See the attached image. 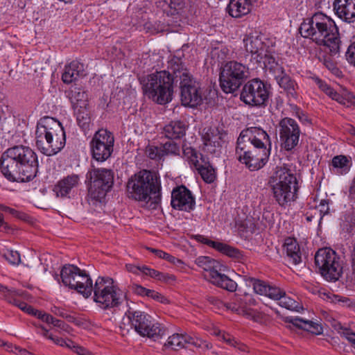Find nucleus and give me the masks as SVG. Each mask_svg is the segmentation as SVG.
Listing matches in <instances>:
<instances>
[{
    "label": "nucleus",
    "mask_w": 355,
    "mask_h": 355,
    "mask_svg": "<svg viewBox=\"0 0 355 355\" xmlns=\"http://www.w3.org/2000/svg\"><path fill=\"white\" fill-rule=\"evenodd\" d=\"M271 148L268 147H254L251 145L236 144L235 154L243 153V155H258L266 159H269Z\"/></svg>",
    "instance_id": "31"
},
{
    "label": "nucleus",
    "mask_w": 355,
    "mask_h": 355,
    "mask_svg": "<svg viewBox=\"0 0 355 355\" xmlns=\"http://www.w3.org/2000/svg\"><path fill=\"white\" fill-rule=\"evenodd\" d=\"M213 283L218 287L225 289L230 292H234L236 290L237 284L227 275L221 274L220 272L215 273Z\"/></svg>",
    "instance_id": "38"
},
{
    "label": "nucleus",
    "mask_w": 355,
    "mask_h": 355,
    "mask_svg": "<svg viewBox=\"0 0 355 355\" xmlns=\"http://www.w3.org/2000/svg\"><path fill=\"white\" fill-rule=\"evenodd\" d=\"M195 262L204 270L209 272L212 279L214 278L215 273H218L221 270L222 265L220 263L209 257H199L196 259Z\"/></svg>",
    "instance_id": "33"
},
{
    "label": "nucleus",
    "mask_w": 355,
    "mask_h": 355,
    "mask_svg": "<svg viewBox=\"0 0 355 355\" xmlns=\"http://www.w3.org/2000/svg\"><path fill=\"white\" fill-rule=\"evenodd\" d=\"M80 176L76 174L69 175L58 182L53 191L57 196L64 198L68 196L71 191L79 184Z\"/></svg>",
    "instance_id": "22"
},
{
    "label": "nucleus",
    "mask_w": 355,
    "mask_h": 355,
    "mask_svg": "<svg viewBox=\"0 0 355 355\" xmlns=\"http://www.w3.org/2000/svg\"><path fill=\"white\" fill-rule=\"evenodd\" d=\"M176 75L168 69L156 71L143 77L141 83L144 95L160 105L171 102L174 88L177 87Z\"/></svg>",
    "instance_id": "6"
},
{
    "label": "nucleus",
    "mask_w": 355,
    "mask_h": 355,
    "mask_svg": "<svg viewBox=\"0 0 355 355\" xmlns=\"http://www.w3.org/2000/svg\"><path fill=\"white\" fill-rule=\"evenodd\" d=\"M272 299L274 300H278L279 306L288 310L298 311L300 307L297 302L287 296L285 292L281 291L280 288H279V295Z\"/></svg>",
    "instance_id": "41"
},
{
    "label": "nucleus",
    "mask_w": 355,
    "mask_h": 355,
    "mask_svg": "<svg viewBox=\"0 0 355 355\" xmlns=\"http://www.w3.org/2000/svg\"><path fill=\"white\" fill-rule=\"evenodd\" d=\"M196 345L194 339L187 334H174L169 336L165 346L174 350L188 347V345Z\"/></svg>",
    "instance_id": "29"
},
{
    "label": "nucleus",
    "mask_w": 355,
    "mask_h": 355,
    "mask_svg": "<svg viewBox=\"0 0 355 355\" xmlns=\"http://www.w3.org/2000/svg\"><path fill=\"white\" fill-rule=\"evenodd\" d=\"M237 61H228L223 64L219 75L220 86L226 94L234 93L244 83L248 78L250 65Z\"/></svg>",
    "instance_id": "10"
},
{
    "label": "nucleus",
    "mask_w": 355,
    "mask_h": 355,
    "mask_svg": "<svg viewBox=\"0 0 355 355\" xmlns=\"http://www.w3.org/2000/svg\"><path fill=\"white\" fill-rule=\"evenodd\" d=\"M315 264L327 281L336 282L343 274L340 257L329 248L319 249L315 254Z\"/></svg>",
    "instance_id": "12"
},
{
    "label": "nucleus",
    "mask_w": 355,
    "mask_h": 355,
    "mask_svg": "<svg viewBox=\"0 0 355 355\" xmlns=\"http://www.w3.org/2000/svg\"><path fill=\"white\" fill-rule=\"evenodd\" d=\"M129 198L138 201L150 202L155 208L161 202V181L152 171L141 170L132 175L126 184Z\"/></svg>",
    "instance_id": "4"
},
{
    "label": "nucleus",
    "mask_w": 355,
    "mask_h": 355,
    "mask_svg": "<svg viewBox=\"0 0 355 355\" xmlns=\"http://www.w3.org/2000/svg\"><path fill=\"white\" fill-rule=\"evenodd\" d=\"M317 83L320 89L323 91L327 95L331 97L333 100L336 101H343L340 94L335 91L332 87L327 85L325 82L322 80L317 78Z\"/></svg>",
    "instance_id": "46"
},
{
    "label": "nucleus",
    "mask_w": 355,
    "mask_h": 355,
    "mask_svg": "<svg viewBox=\"0 0 355 355\" xmlns=\"http://www.w3.org/2000/svg\"><path fill=\"white\" fill-rule=\"evenodd\" d=\"M236 144L251 145L254 147L271 148V141L268 133L259 127H250L243 130L236 141Z\"/></svg>",
    "instance_id": "18"
},
{
    "label": "nucleus",
    "mask_w": 355,
    "mask_h": 355,
    "mask_svg": "<svg viewBox=\"0 0 355 355\" xmlns=\"http://www.w3.org/2000/svg\"><path fill=\"white\" fill-rule=\"evenodd\" d=\"M3 257L12 265H18L21 262L20 254L17 251L8 250Z\"/></svg>",
    "instance_id": "53"
},
{
    "label": "nucleus",
    "mask_w": 355,
    "mask_h": 355,
    "mask_svg": "<svg viewBox=\"0 0 355 355\" xmlns=\"http://www.w3.org/2000/svg\"><path fill=\"white\" fill-rule=\"evenodd\" d=\"M144 29L146 33L156 34L162 31L159 24L155 21L148 20L143 24Z\"/></svg>",
    "instance_id": "52"
},
{
    "label": "nucleus",
    "mask_w": 355,
    "mask_h": 355,
    "mask_svg": "<svg viewBox=\"0 0 355 355\" xmlns=\"http://www.w3.org/2000/svg\"><path fill=\"white\" fill-rule=\"evenodd\" d=\"M195 239L203 244H205L209 247H211L212 248L215 249L216 246L217 245L218 241H214L212 240L209 239L207 237H205L203 235L201 234H197L195 236Z\"/></svg>",
    "instance_id": "60"
},
{
    "label": "nucleus",
    "mask_w": 355,
    "mask_h": 355,
    "mask_svg": "<svg viewBox=\"0 0 355 355\" xmlns=\"http://www.w3.org/2000/svg\"><path fill=\"white\" fill-rule=\"evenodd\" d=\"M114 138L112 133L106 129H101L95 132L89 146L92 158L103 162L112 155Z\"/></svg>",
    "instance_id": "15"
},
{
    "label": "nucleus",
    "mask_w": 355,
    "mask_h": 355,
    "mask_svg": "<svg viewBox=\"0 0 355 355\" xmlns=\"http://www.w3.org/2000/svg\"><path fill=\"white\" fill-rule=\"evenodd\" d=\"M279 137L282 147L291 151L299 144L301 130L297 121L290 117H284L279 122Z\"/></svg>",
    "instance_id": "16"
},
{
    "label": "nucleus",
    "mask_w": 355,
    "mask_h": 355,
    "mask_svg": "<svg viewBox=\"0 0 355 355\" xmlns=\"http://www.w3.org/2000/svg\"><path fill=\"white\" fill-rule=\"evenodd\" d=\"M270 84L267 81L254 78L243 85L240 99L251 107H265L272 94Z\"/></svg>",
    "instance_id": "11"
},
{
    "label": "nucleus",
    "mask_w": 355,
    "mask_h": 355,
    "mask_svg": "<svg viewBox=\"0 0 355 355\" xmlns=\"http://www.w3.org/2000/svg\"><path fill=\"white\" fill-rule=\"evenodd\" d=\"M286 322L298 329H303L312 334L320 335L323 333L322 324L312 320H304L299 317H288Z\"/></svg>",
    "instance_id": "26"
},
{
    "label": "nucleus",
    "mask_w": 355,
    "mask_h": 355,
    "mask_svg": "<svg viewBox=\"0 0 355 355\" xmlns=\"http://www.w3.org/2000/svg\"><path fill=\"white\" fill-rule=\"evenodd\" d=\"M157 280L162 282L170 284L175 282L176 280V277L173 275L160 272Z\"/></svg>",
    "instance_id": "62"
},
{
    "label": "nucleus",
    "mask_w": 355,
    "mask_h": 355,
    "mask_svg": "<svg viewBox=\"0 0 355 355\" xmlns=\"http://www.w3.org/2000/svg\"><path fill=\"white\" fill-rule=\"evenodd\" d=\"M182 150L184 157L186 158L191 168L196 169L201 164L200 155L196 149L189 146L186 140L182 144Z\"/></svg>",
    "instance_id": "35"
},
{
    "label": "nucleus",
    "mask_w": 355,
    "mask_h": 355,
    "mask_svg": "<svg viewBox=\"0 0 355 355\" xmlns=\"http://www.w3.org/2000/svg\"><path fill=\"white\" fill-rule=\"evenodd\" d=\"M244 279L247 284L252 286L253 290L257 294L267 296L270 299L279 295V288L272 286L263 280L248 276H245Z\"/></svg>",
    "instance_id": "21"
},
{
    "label": "nucleus",
    "mask_w": 355,
    "mask_h": 355,
    "mask_svg": "<svg viewBox=\"0 0 355 355\" xmlns=\"http://www.w3.org/2000/svg\"><path fill=\"white\" fill-rule=\"evenodd\" d=\"M125 317L131 327L142 336H148L155 340L164 334L165 329L161 328L158 323L153 324L151 317L145 312L133 311L129 308L125 313Z\"/></svg>",
    "instance_id": "13"
},
{
    "label": "nucleus",
    "mask_w": 355,
    "mask_h": 355,
    "mask_svg": "<svg viewBox=\"0 0 355 355\" xmlns=\"http://www.w3.org/2000/svg\"><path fill=\"white\" fill-rule=\"evenodd\" d=\"M329 202L330 200H321L318 205L319 211L321 215L320 220L324 216L329 214Z\"/></svg>",
    "instance_id": "59"
},
{
    "label": "nucleus",
    "mask_w": 355,
    "mask_h": 355,
    "mask_svg": "<svg viewBox=\"0 0 355 355\" xmlns=\"http://www.w3.org/2000/svg\"><path fill=\"white\" fill-rule=\"evenodd\" d=\"M85 184L88 190V200L93 205L101 203L113 187L114 173L111 169L95 168L86 174Z\"/></svg>",
    "instance_id": "8"
},
{
    "label": "nucleus",
    "mask_w": 355,
    "mask_h": 355,
    "mask_svg": "<svg viewBox=\"0 0 355 355\" xmlns=\"http://www.w3.org/2000/svg\"><path fill=\"white\" fill-rule=\"evenodd\" d=\"M215 250L225 255H227L233 259H236L239 261L243 259V258L242 251L224 243L218 241Z\"/></svg>",
    "instance_id": "40"
},
{
    "label": "nucleus",
    "mask_w": 355,
    "mask_h": 355,
    "mask_svg": "<svg viewBox=\"0 0 355 355\" xmlns=\"http://www.w3.org/2000/svg\"><path fill=\"white\" fill-rule=\"evenodd\" d=\"M60 277L63 284L69 286L71 289L76 291H85L88 293L87 287H83V282H80L79 279L87 283L90 281V276L84 270L80 269L78 266L73 264H65L62 266L60 271Z\"/></svg>",
    "instance_id": "17"
},
{
    "label": "nucleus",
    "mask_w": 355,
    "mask_h": 355,
    "mask_svg": "<svg viewBox=\"0 0 355 355\" xmlns=\"http://www.w3.org/2000/svg\"><path fill=\"white\" fill-rule=\"evenodd\" d=\"M82 279L83 278L79 279V281L83 282V287L86 288V286H87V290H89L88 293L86 292V291L85 292L83 291H77V292L78 293L83 295V297H85V298H88L92 294V292H93V291L94 289V284H93V282H92V279L91 278H90V281H87V283H85V281H83Z\"/></svg>",
    "instance_id": "55"
},
{
    "label": "nucleus",
    "mask_w": 355,
    "mask_h": 355,
    "mask_svg": "<svg viewBox=\"0 0 355 355\" xmlns=\"http://www.w3.org/2000/svg\"><path fill=\"white\" fill-rule=\"evenodd\" d=\"M271 51L268 53V55H265L263 58L264 67L266 71H268L274 77L275 79L279 77L285 72L284 67L276 61L275 57L271 55Z\"/></svg>",
    "instance_id": "36"
},
{
    "label": "nucleus",
    "mask_w": 355,
    "mask_h": 355,
    "mask_svg": "<svg viewBox=\"0 0 355 355\" xmlns=\"http://www.w3.org/2000/svg\"><path fill=\"white\" fill-rule=\"evenodd\" d=\"M219 336L223 341H225L229 345L237 348L241 352H245L247 350L246 345L235 340V338L232 335L223 332L220 333Z\"/></svg>",
    "instance_id": "48"
},
{
    "label": "nucleus",
    "mask_w": 355,
    "mask_h": 355,
    "mask_svg": "<svg viewBox=\"0 0 355 355\" xmlns=\"http://www.w3.org/2000/svg\"><path fill=\"white\" fill-rule=\"evenodd\" d=\"M345 56L347 60L355 66V42L348 46Z\"/></svg>",
    "instance_id": "58"
},
{
    "label": "nucleus",
    "mask_w": 355,
    "mask_h": 355,
    "mask_svg": "<svg viewBox=\"0 0 355 355\" xmlns=\"http://www.w3.org/2000/svg\"><path fill=\"white\" fill-rule=\"evenodd\" d=\"M200 165L196 169L206 183H212L216 178V171L209 162V158L200 155Z\"/></svg>",
    "instance_id": "32"
},
{
    "label": "nucleus",
    "mask_w": 355,
    "mask_h": 355,
    "mask_svg": "<svg viewBox=\"0 0 355 355\" xmlns=\"http://www.w3.org/2000/svg\"><path fill=\"white\" fill-rule=\"evenodd\" d=\"M171 205L175 209L189 212L194 209L196 200L191 191L184 185H181L173 189Z\"/></svg>",
    "instance_id": "19"
},
{
    "label": "nucleus",
    "mask_w": 355,
    "mask_h": 355,
    "mask_svg": "<svg viewBox=\"0 0 355 355\" xmlns=\"http://www.w3.org/2000/svg\"><path fill=\"white\" fill-rule=\"evenodd\" d=\"M76 110L78 125L84 130L88 129L91 122V118L87 107L78 108Z\"/></svg>",
    "instance_id": "45"
},
{
    "label": "nucleus",
    "mask_w": 355,
    "mask_h": 355,
    "mask_svg": "<svg viewBox=\"0 0 355 355\" xmlns=\"http://www.w3.org/2000/svg\"><path fill=\"white\" fill-rule=\"evenodd\" d=\"M350 166V161L346 156L336 155L331 160L330 170L334 174L342 175L349 171Z\"/></svg>",
    "instance_id": "34"
},
{
    "label": "nucleus",
    "mask_w": 355,
    "mask_h": 355,
    "mask_svg": "<svg viewBox=\"0 0 355 355\" xmlns=\"http://www.w3.org/2000/svg\"><path fill=\"white\" fill-rule=\"evenodd\" d=\"M283 249L289 261L293 265H298L302 261L300 245L296 239L287 237L284 240Z\"/></svg>",
    "instance_id": "24"
},
{
    "label": "nucleus",
    "mask_w": 355,
    "mask_h": 355,
    "mask_svg": "<svg viewBox=\"0 0 355 355\" xmlns=\"http://www.w3.org/2000/svg\"><path fill=\"white\" fill-rule=\"evenodd\" d=\"M333 6L339 18L348 23L355 21V0H334Z\"/></svg>",
    "instance_id": "20"
},
{
    "label": "nucleus",
    "mask_w": 355,
    "mask_h": 355,
    "mask_svg": "<svg viewBox=\"0 0 355 355\" xmlns=\"http://www.w3.org/2000/svg\"><path fill=\"white\" fill-rule=\"evenodd\" d=\"M129 288L132 291V293L142 297L148 295V292L149 289L138 284H132L129 286Z\"/></svg>",
    "instance_id": "54"
},
{
    "label": "nucleus",
    "mask_w": 355,
    "mask_h": 355,
    "mask_svg": "<svg viewBox=\"0 0 355 355\" xmlns=\"http://www.w3.org/2000/svg\"><path fill=\"white\" fill-rule=\"evenodd\" d=\"M184 54L181 51H177L168 62V69L178 74L175 78L179 83L180 99L185 107H196L202 104L203 98L199 83H197L190 73L182 58Z\"/></svg>",
    "instance_id": "3"
},
{
    "label": "nucleus",
    "mask_w": 355,
    "mask_h": 355,
    "mask_svg": "<svg viewBox=\"0 0 355 355\" xmlns=\"http://www.w3.org/2000/svg\"><path fill=\"white\" fill-rule=\"evenodd\" d=\"M69 99L75 110L78 108L85 107L87 105V94L85 92L72 91Z\"/></svg>",
    "instance_id": "44"
},
{
    "label": "nucleus",
    "mask_w": 355,
    "mask_h": 355,
    "mask_svg": "<svg viewBox=\"0 0 355 355\" xmlns=\"http://www.w3.org/2000/svg\"><path fill=\"white\" fill-rule=\"evenodd\" d=\"M225 309L231 310L237 314H245L246 312V302L241 297L235 295L230 302L225 303Z\"/></svg>",
    "instance_id": "42"
},
{
    "label": "nucleus",
    "mask_w": 355,
    "mask_h": 355,
    "mask_svg": "<svg viewBox=\"0 0 355 355\" xmlns=\"http://www.w3.org/2000/svg\"><path fill=\"white\" fill-rule=\"evenodd\" d=\"M35 143L37 149L46 156L59 153L66 144L65 131L61 123L49 116L41 118L36 126Z\"/></svg>",
    "instance_id": "5"
},
{
    "label": "nucleus",
    "mask_w": 355,
    "mask_h": 355,
    "mask_svg": "<svg viewBox=\"0 0 355 355\" xmlns=\"http://www.w3.org/2000/svg\"><path fill=\"white\" fill-rule=\"evenodd\" d=\"M257 0H230L227 10L232 17H241L250 12L252 5Z\"/></svg>",
    "instance_id": "27"
},
{
    "label": "nucleus",
    "mask_w": 355,
    "mask_h": 355,
    "mask_svg": "<svg viewBox=\"0 0 355 355\" xmlns=\"http://www.w3.org/2000/svg\"><path fill=\"white\" fill-rule=\"evenodd\" d=\"M94 301L103 310L118 308L123 299L128 300L127 295L114 284V280L109 277H98L93 291Z\"/></svg>",
    "instance_id": "9"
},
{
    "label": "nucleus",
    "mask_w": 355,
    "mask_h": 355,
    "mask_svg": "<svg viewBox=\"0 0 355 355\" xmlns=\"http://www.w3.org/2000/svg\"><path fill=\"white\" fill-rule=\"evenodd\" d=\"M85 75L83 64L73 60L70 64L65 66L62 75V80L65 84H70Z\"/></svg>",
    "instance_id": "28"
},
{
    "label": "nucleus",
    "mask_w": 355,
    "mask_h": 355,
    "mask_svg": "<svg viewBox=\"0 0 355 355\" xmlns=\"http://www.w3.org/2000/svg\"><path fill=\"white\" fill-rule=\"evenodd\" d=\"M185 6V0H171L170 8L173 9L177 13L182 10Z\"/></svg>",
    "instance_id": "61"
},
{
    "label": "nucleus",
    "mask_w": 355,
    "mask_h": 355,
    "mask_svg": "<svg viewBox=\"0 0 355 355\" xmlns=\"http://www.w3.org/2000/svg\"><path fill=\"white\" fill-rule=\"evenodd\" d=\"M25 293L26 292L22 290L8 288L3 293V297L8 303L13 304L15 302H16L17 297H22Z\"/></svg>",
    "instance_id": "50"
},
{
    "label": "nucleus",
    "mask_w": 355,
    "mask_h": 355,
    "mask_svg": "<svg viewBox=\"0 0 355 355\" xmlns=\"http://www.w3.org/2000/svg\"><path fill=\"white\" fill-rule=\"evenodd\" d=\"M349 261L353 274L355 275V243L352 245L349 250Z\"/></svg>",
    "instance_id": "64"
},
{
    "label": "nucleus",
    "mask_w": 355,
    "mask_h": 355,
    "mask_svg": "<svg viewBox=\"0 0 355 355\" xmlns=\"http://www.w3.org/2000/svg\"><path fill=\"white\" fill-rule=\"evenodd\" d=\"M268 183L272 191V196L279 206L286 207L288 203L297 199L298 182L290 169L277 168Z\"/></svg>",
    "instance_id": "7"
},
{
    "label": "nucleus",
    "mask_w": 355,
    "mask_h": 355,
    "mask_svg": "<svg viewBox=\"0 0 355 355\" xmlns=\"http://www.w3.org/2000/svg\"><path fill=\"white\" fill-rule=\"evenodd\" d=\"M146 297H150L157 302H160L164 304L168 303V300L166 297L154 290L149 289L148 295H146Z\"/></svg>",
    "instance_id": "56"
},
{
    "label": "nucleus",
    "mask_w": 355,
    "mask_h": 355,
    "mask_svg": "<svg viewBox=\"0 0 355 355\" xmlns=\"http://www.w3.org/2000/svg\"><path fill=\"white\" fill-rule=\"evenodd\" d=\"M300 33L319 46H327L331 55L339 54L341 42L339 31L333 19L322 12L315 13L300 25Z\"/></svg>",
    "instance_id": "2"
},
{
    "label": "nucleus",
    "mask_w": 355,
    "mask_h": 355,
    "mask_svg": "<svg viewBox=\"0 0 355 355\" xmlns=\"http://www.w3.org/2000/svg\"><path fill=\"white\" fill-rule=\"evenodd\" d=\"M188 126L181 120L171 121L165 125L162 134L171 140L181 139L185 136Z\"/></svg>",
    "instance_id": "23"
},
{
    "label": "nucleus",
    "mask_w": 355,
    "mask_h": 355,
    "mask_svg": "<svg viewBox=\"0 0 355 355\" xmlns=\"http://www.w3.org/2000/svg\"><path fill=\"white\" fill-rule=\"evenodd\" d=\"M215 250L225 255H227L233 259H236L239 261L243 259V258L242 251L224 243L218 241Z\"/></svg>",
    "instance_id": "39"
},
{
    "label": "nucleus",
    "mask_w": 355,
    "mask_h": 355,
    "mask_svg": "<svg viewBox=\"0 0 355 355\" xmlns=\"http://www.w3.org/2000/svg\"><path fill=\"white\" fill-rule=\"evenodd\" d=\"M269 40L262 34L250 33L243 40L246 53L244 59L252 69L261 64L265 55H268L271 49L268 44Z\"/></svg>",
    "instance_id": "14"
},
{
    "label": "nucleus",
    "mask_w": 355,
    "mask_h": 355,
    "mask_svg": "<svg viewBox=\"0 0 355 355\" xmlns=\"http://www.w3.org/2000/svg\"><path fill=\"white\" fill-rule=\"evenodd\" d=\"M343 101H338V103L346 105L347 103L355 104V95L349 92L345 91L343 94H340Z\"/></svg>",
    "instance_id": "57"
},
{
    "label": "nucleus",
    "mask_w": 355,
    "mask_h": 355,
    "mask_svg": "<svg viewBox=\"0 0 355 355\" xmlns=\"http://www.w3.org/2000/svg\"><path fill=\"white\" fill-rule=\"evenodd\" d=\"M237 160L244 164L250 171H257L262 168L268 162V159L259 157L258 155H247L243 157V154H236Z\"/></svg>",
    "instance_id": "30"
},
{
    "label": "nucleus",
    "mask_w": 355,
    "mask_h": 355,
    "mask_svg": "<svg viewBox=\"0 0 355 355\" xmlns=\"http://www.w3.org/2000/svg\"><path fill=\"white\" fill-rule=\"evenodd\" d=\"M279 86L284 90L289 101H297L299 95L297 89L299 88L296 81L286 72L275 79Z\"/></svg>",
    "instance_id": "25"
},
{
    "label": "nucleus",
    "mask_w": 355,
    "mask_h": 355,
    "mask_svg": "<svg viewBox=\"0 0 355 355\" xmlns=\"http://www.w3.org/2000/svg\"><path fill=\"white\" fill-rule=\"evenodd\" d=\"M164 157L166 156H179L182 149V145L178 144L175 140L169 139L166 142L162 144Z\"/></svg>",
    "instance_id": "43"
},
{
    "label": "nucleus",
    "mask_w": 355,
    "mask_h": 355,
    "mask_svg": "<svg viewBox=\"0 0 355 355\" xmlns=\"http://www.w3.org/2000/svg\"><path fill=\"white\" fill-rule=\"evenodd\" d=\"M205 300L209 305L213 306L214 308L220 310L225 308V303L223 302L218 297L211 293H207L205 296Z\"/></svg>",
    "instance_id": "51"
},
{
    "label": "nucleus",
    "mask_w": 355,
    "mask_h": 355,
    "mask_svg": "<svg viewBox=\"0 0 355 355\" xmlns=\"http://www.w3.org/2000/svg\"><path fill=\"white\" fill-rule=\"evenodd\" d=\"M148 250L149 251H150L151 252H153L156 257L163 259H165V260L168 261V262L172 263L175 265H178V264L182 263V261L180 259L176 258V257H173V255H171L168 253H166L161 250L155 249V248H148Z\"/></svg>",
    "instance_id": "49"
},
{
    "label": "nucleus",
    "mask_w": 355,
    "mask_h": 355,
    "mask_svg": "<svg viewBox=\"0 0 355 355\" xmlns=\"http://www.w3.org/2000/svg\"><path fill=\"white\" fill-rule=\"evenodd\" d=\"M142 270H143V274L148 275L152 278H154L155 279H158L159 271L156 270L153 268H150L146 266H142Z\"/></svg>",
    "instance_id": "63"
},
{
    "label": "nucleus",
    "mask_w": 355,
    "mask_h": 355,
    "mask_svg": "<svg viewBox=\"0 0 355 355\" xmlns=\"http://www.w3.org/2000/svg\"><path fill=\"white\" fill-rule=\"evenodd\" d=\"M162 151V144L160 146H157L154 145H148L146 148V153L151 159L160 161L164 160V154Z\"/></svg>",
    "instance_id": "47"
},
{
    "label": "nucleus",
    "mask_w": 355,
    "mask_h": 355,
    "mask_svg": "<svg viewBox=\"0 0 355 355\" xmlns=\"http://www.w3.org/2000/svg\"><path fill=\"white\" fill-rule=\"evenodd\" d=\"M0 169L3 176L10 181L31 182L38 173L37 155L29 146H14L2 153Z\"/></svg>",
    "instance_id": "1"
},
{
    "label": "nucleus",
    "mask_w": 355,
    "mask_h": 355,
    "mask_svg": "<svg viewBox=\"0 0 355 355\" xmlns=\"http://www.w3.org/2000/svg\"><path fill=\"white\" fill-rule=\"evenodd\" d=\"M211 133L219 134L218 140H214L213 137H210L209 139H206L205 144L208 147L210 146L214 148L213 149H209L210 153H216L221 148L222 144L224 141V138L227 135V133L222 128L220 127H216L211 129Z\"/></svg>",
    "instance_id": "37"
}]
</instances>
